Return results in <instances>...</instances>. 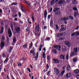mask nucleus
Wrapping results in <instances>:
<instances>
[{
	"mask_svg": "<svg viewBox=\"0 0 79 79\" xmlns=\"http://www.w3.org/2000/svg\"><path fill=\"white\" fill-rule=\"evenodd\" d=\"M40 31V25L39 24L36 25L35 26V32H34L35 35L37 37H39L40 36V34H41V30H40V33H39ZM38 32V33H36Z\"/></svg>",
	"mask_w": 79,
	"mask_h": 79,
	"instance_id": "nucleus-1",
	"label": "nucleus"
},
{
	"mask_svg": "<svg viewBox=\"0 0 79 79\" xmlns=\"http://www.w3.org/2000/svg\"><path fill=\"white\" fill-rule=\"evenodd\" d=\"M79 35V31H77L73 33L71 35V37L73 36H78Z\"/></svg>",
	"mask_w": 79,
	"mask_h": 79,
	"instance_id": "nucleus-2",
	"label": "nucleus"
},
{
	"mask_svg": "<svg viewBox=\"0 0 79 79\" xmlns=\"http://www.w3.org/2000/svg\"><path fill=\"white\" fill-rule=\"evenodd\" d=\"M15 31L17 33H20L21 32V28L19 27H17L15 29Z\"/></svg>",
	"mask_w": 79,
	"mask_h": 79,
	"instance_id": "nucleus-3",
	"label": "nucleus"
},
{
	"mask_svg": "<svg viewBox=\"0 0 79 79\" xmlns=\"http://www.w3.org/2000/svg\"><path fill=\"white\" fill-rule=\"evenodd\" d=\"M54 47L58 50L59 51H60V49H61V46L60 45H55Z\"/></svg>",
	"mask_w": 79,
	"mask_h": 79,
	"instance_id": "nucleus-4",
	"label": "nucleus"
},
{
	"mask_svg": "<svg viewBox=\"0 0 79 79\" xmlns=\"http://www.w3.org/2000/svg\"><path fill=\"white\" fill-rule=\"evenodd\" d=\"M44 18L45 21L46 20V18H47V10H45L44 12Z\"/></svg>",
	"mask_w": 79,
	"mask_h": 79,
	"instance_id": "nucleus-5",
	"label": "nucleus"
},
{
	"mask_svg": "<svg viewBox=\"0 0 79 79\" xmlns=\"http://www.w3.org/2000/svg\"><path fill=\"white\" fill-rule=\"evenodd\" d=\"M8 33L9 34V38L11 37V36L12 35V32L10 29H9L8 31Z\"/></svg>",
	"mask_w": 79,
	"mask_h": 79,
	"instance_id": "nucleus-6",
	"label": "nucleus"
},
{
	"mask_svg": "<svg viewBox=\"0 0 79 79\" xmlns=\"http://www.w3.org/2000/svg\"><path fill=\"white\" fill-rule=\"evenodd\" d=\"M74 18H76L77 16H78L79 15V12H75L73 14Z\"/></svg>",
	"mask_w": 79,
	"mask_h": 79,
	"instance_id": "nucleus-7",
	"label": "nucleus"
},
{
	"mask_svg": "<svg viewBox=\"0 0 79 79\" xmlns=\"http://www.w3.org/2000/svg\"><path fill=\"white\" fill-rule=\"evenodd\" d=\"M64 33V32L60 33H58L57 35V37H61L63 35V34Z\"/></svg>",
	"mask_w": 79,
	"mask_h": 79,
	"instance_id": "nucleus-8",
	"label": "nucleus"
},
{
	"mask_svg": "<svg viewBox=\"0 0 79 79\" xmlns=\"http://www.w3.org/2000/svg\"><path fill=\"white\" fill-rule=\"evenodd\" d=\"M66 45L68 47H71V43H69V41H65V42Z\"/></svg>",
	"mask_w": 79,
	"mask_h": 79,
	"instance_id": "nucleus-9",
	"label": "nucleus"
},
{
	"mask_svg": "<svg viewBox=\"0 0 79 79\" xmlns=\"http://www.w3.org/2000/svg\"><path fill=\"white\" fill-rule=\"evenodd\" d=\"M5 46V42L2 41L1 42V49L3 48V47Z\"/></svg>",
	"mask_w": 79,
	"mask_h": 79,
	"instance_id": "nucleus-10",
	"label": "nucleus"
},
{
	"mask_svg": "<svg viewBox=\"0 0 79 79\" xmlns=\"http://www.w3.org/2000/svg\"><path fill=\"white\" fill-rule=\"evenodd\" d=\"M54 72L55 73H56L57 75H58L59 74H60V70L59 69H58L54 71Z\"/></svg>",
	"mask_w": 79,
	"mask_h": 79,
	"instance_id": "nucleus-11",
	"label": "nucleus"
},
{
	"mask_svg": "<svg viewBox=\"0 0 79 79\" xmlns=\"http://www.w3.org/2000/svg\"><path fill=\"white\" fill-rule=\"evenodd\" d=\"M62 51L64 52H65L66 50V47H65L64 46H63L62 47Z\"/></svg>",
	"mask_w": 79,
	"mask_h": 79,
	"instance_id": "nucleus-12",
	"label": "nucleus"
},
{
	"mask_svg": "<svg viewBox=\"0 0 79 79\" xmlns=\"http://www.w3.org/2000/svg\"><path fill=\"white\" fill-rule=\"evenodd\" d=\"M71 75V74L70 73H67L65 75V77L66 78H68L69 77H70Z\"/></svg>",
	"mask_w": 79,
	"mask_h": 79,
	"instance_id": "nucleus-13",
	"label": "nucleus"
},
{
	"mask_svg": "<svg viewBox=\"0 0 79 79\" xmlns=\"http://www.w3.org/2000/svg\"><path fill=\"white\" fill-rule=\"evenodd\" d=\"M27 42L26 44H25L23 46V47L24 48H27Z\"/></svg>",
	"mask_w": 79,
	"mask_h": 79,
	"instance_id": "nucleus-14",
	"label": "nucleus"
},
{
	"mask_svg": "<svg viewBox=\"0 0 79 79\" xmlns=\"http://www.w3.org/2000/svg\"><path fill=\"white\" fill-rule=\"evenodd\" d=\"M4 31V27H3V26H2L1 27V31L0 32V34H3Z\"/></svg>",
	"mask_w": 79,
	"mask_h": 79,
	"instance_id": "nucleus-15",
	"label": "nucleus"
},
{
	"mask_svg": "<svg viewBox=\"0 0 79 79\" xmlns=\"http://www.w3.org/2000/svg\"><path fill=\"white\" fill-rule=\"evenodd\" d=\"M53 61L55 63H59V60L57 59H54L53 60Z\"/></svg>",
	"mask_w": 79,
	"mask_h": 79,
	"instance_id": "nucleus-16",
	"label": "nucleus"
},
{
	"mask_svg": "<svg viewBox=\"0 0 79 79\" xmlns=\"http://www.w3.org/2000/svg\"><path fill=\"white\" fill-rule=\"evenodd\" d=\"M70 69H71V66H69V65H68L67 67V71H70Z\"/></svg>",
	"mask_w": 79,
	"mask_h": 79,
	"instance_id": "nucleus-17",
	"label": "nucleus"
},
{
	"mask_svg": "<svg viewBox=\"0 0 79 79\" xmlns=\"http://www.w3.org/2000/svg\"><path fill=\"white\" fill-rule=\"evenodd\" d=\"M9 60V59H8V57L7 58L5 59V61H4V64H6V63L8 62V61Z\"/></svg>",
	"mask_w": 79,
	"mask_h": 79,
	"instance_id": "nucleus-18",
	"label": "nucleus"
},
{
	"mask_svg": "<svg viewBox=\"0 0 79 79\" xmlns=\"http://www.w3.org/2000/svg\"><path fill=\"white\" fill-rule=\"evenodd\" d=\"M31 19L32 21V22L33 23L35 22V20L34 19V15H32L31 17Z\"/></svg>",
	"mask_w": 79,
	"mask_h": 79,
	"instance_id": "nucleus-19",
	"label": "nucleus"
},
{
	"mask_svg": "<svg viewBox=\"0 0 79 79\" xmlns=\"http://www.w3.org/2000/svg\"><path fill=\"white\" fill-rule=\"evenodd\" d=\"M75 74H78L79 72V70L78 69H76L74 71Z\"/></svg>",
	"mask_w": 79,
	"mask_h": 79,
	"instance_id": "nucleus-20",
	"label": "nucleus"
},
{
	"mask_svg": "<svg viewBox=\"0 0 79 79\" xmlns=\"http://www.w3.org/2000/svg\"><path fill=\"white\" fill-rule=\"evenodd\" d=\"M5 40V36L4 35H2V36L1 41H4Z\"/></svg>",
	"mask_w": 79,
	"mask_h": 79,
	"instance_id": "nucleus-21",
	"label": "nucleus"
},
{
	"mask_svg": "<svg viewBox=\"0 0 79 79\" xmlns=\"http://www.w3.org/2000/svg\"><path fill=\"white\" fill-rule=\"evenodd\" d=\"M13 47L12 46H11L10 47V48L9 50V53H10L11 52V51L12 50Z\"/></svg>",
	"mask_w": 79,
	"mask_h": 79,
	"instance_id": "nucleus-22",
	"label": "nucleus"
},
{
	"mask_svg": "<svg viewBox=\"0 0 79 79\" xmlns=\"http://www.w3.org/2000/svg\"><path fill=\"white\" fill-rule=\"evenodd\" d=\"M60 57L61 59H62L63 60H64V59H65V56L63 55H60Z\"/></svg>",
	"mask_w": 79,
	"mask_h": 79,
	"instance_id": "nucleus-23",
	"label": "nucleus"
},
{
	"mask_svg": "<svg viewBox=\"0 0 79 79\" xmlns=\"http://www.w3.org/2000/svg\"><path fill=\"white\" fill-rule=\"evenodd\" d=\"M58 5H61V4H63V1L62 0H60L58 2Z\"/></svg>",
	"mask_w": 79,
	"mask_h": 79,
	"instance_id": "nucleus-24",
	"label": "nucleus"
},
{
	"mask_svg": "<svg viewBox=\"0 0 79 79\" xmlns=\"http://www.w3.org/2000/svg\"><path fill=\"white\" fill-rule=\"evenodd\" d=\"M24 2L25 3H26L28 5H29V6H30L31 5V4H30V3L27 2L26 0H24Z\"/></svg>",
	"mask_w": 79,
	"mask_h": 79,
	"instance_id": "nucleus-25",
	"label": "nucleus"
},
{
	"mask_svg": "<svg viewBox=\"0 0 79 79\" xmlns=\"http://www.w3.org/2000/svg\"><path fill=\"white\" fill-rule=\"evenodd\" d=\"M36 56L35 57V59L36 60H37V58H38V57H39V52H37L36 53Z\"/></svg>",
	"mask_w": 79,
	"mask_h": 79,
	"instance_id": "nucleus-26",
	"label": "nucleus"
},
{
	"mask_svg": "<svg viewBox=\"0 0 79 79\" xmlns=\"http://www.w3.org/2000/svg\"><path fill=\"white\" fill-rule=\"evenodd\" d=\"M67 18H68V19H71L72 20H74V18L73 16H69Z\"/></svg>",
	"mask_w": 79,
	"mask_h": 79,
	"instance_id": "nucleus-27",
	"label": "nucleus"
},
{
	"mask_svg": "<svg viewBox=\"0 0 79 79\" xmlns=\"http://www.w3.org/2000/svg\"><path fill=\"white\" fill-rule=\"evenodd\" d=\"M16 37L14 36L13 39V42L14 43H16Z\"/></svg>",
	"mask_w": 79,
	"mask_h": 79,
	"instance_id": "nucleus-28",
	"label": "nucleus"
},
{
	"mask_svg": "<svg viewBox=\"0 0 79 79\" xmlns=\"http://www.w3.org/2000/svg\"><path fill=\"white\" fill-rule=\"evenodd\" d=\"M67 20H68V18L66 19L64 17L61 19V21H66Z\"/></svg>",
	"mask_w": 79,
	"mask_h": 79,
	"instance_id": "nucleus-29",
	"label": "nucleus"
},
{
	"mask_svg": "<svg viewBox=\"0 0 79 79\" xmlns=\"http://www.w3.org/2000/svg\"><path fill=\"white\" fill-rule=\"evenodd\" d=\"M53 20H52L50 22V26L52 27L53 26Z\"/></svg>",
	"mask_w": 79,
	"mask_h": 79,
	"instance_id": "nucleus-30",
	"label": "nucleus"
},
{
	"mask_svg": "<svg viewBox=\"0 0 79 79\" xmlns=\"http://www.w3.org/2000/svg\"><path fill=\"white\" fill-rule=\"evenodd\" d=\"M73 62H76L77 60V57H75L73 59Z\"/></svg>",
	"mask_w": 79,
	"mask_h": 79,
	"instance_id": "nucleus-31",
	"label": "nucleus"
},
{
	"mask_svg": "<svg viewBox=\"0 0 79 79\" xmlns=\"http://www.w3.org/2000/svg\"><path fill=\"white\" fill-rule=\"evenodd\" d=\"M30 46L29 47V48L31 49V48H32V45H33V44L32 43V42H31L30 44Z\"/></svg>",
	"mask_w": 79,
	"mask_h": 79,
	"instance_id": "nucleus-32",
	"label": "nucleus"
},
{
	"mask_svg": "<svg viewBox=\"0 0 79 79\" xmlns=\"http://www.w3.org/2000/svg\"><path fill=\"white\" fill-rule=\"evenodd\" d=\"M6 40L7 43H8L10 40V38L8 37V36L6 37Z\"/></svg>",
	"mask_w": 79,
	"mask_h": 79,
	"instance_id": "nucleus-33",
	"label": "nucleus"
},
{
	"mask_svg": "<svg viewBox=\"0 0 79 79\" xmlns=\"http://www.w3.org/2000/svg\"><path fill=\"white\" fill-rule=\"evenodd\" d=\"M55 0H52L50 2V4L51 5H53V4H54V3H55Z\"/></svg>",
	"mask_w": 79,
	"mask_h": 79,
	"instance_id": "nucleus-34",
	"label": "nucleus"
},
{
	"mask_svg": "<svg viewBox=\"0 0 79 79\" xmlns=\"http://www.w3.org/2000/svg\"><path fill=\"white\" fill-rule=\"evenodd\" d=\"M10 26L12 31H13V23H12L10 24Z\"/></svg>",
	"mask_w": 79,
	"mask_h": 79,
	"instance_id": "nucleus-35",
	"label": "nucleus"
},
{
	"mask_svg": "<svg viewBox=\"0 0 79 79\" xmlns=\"http://www.w3.org/2000/svg\"><path fill=\"white\" fill-rule=\"evenodd\" d=\"M56 15H60V11H58L55 13Z\"/></svg>",
	"mask_w": 79,
	"mask_h": 79,
	"instance_id": "nucleus-36",
	"label": "nucleus"
},
{
	"mask_svg": "<svg viewBox=\"0 0 79 79\" xmlns=\"http://www.w3.org/2000/svg\"><path fill=\"white\" fill-rule=\"evenodd\" d=\"M21 10L23 13H25L26 11V9H25V8H23V9H21Z\"/></svg>",
	"mask_w": 79,
	"mask_h": 79,
	"instance_id": "nucleus-37",
	"label": "nucleus"
},
{
	"mask_svg": "<svg viewBox=\"0 0 79 79\" xmlns=\"http://www.w3.org/2000/svg\"><path fill=\"white\" fill-rule=\"evenodd\" d=\"M73 51L74 52L77 53V48H74L73 49Z\"/></svg>",
	"mask_w": 79,
	"mask_h": 79,
	"instance_id": "nucleus-38",
	"label": "nucleus"
},
{
	"mask_svg": "<svg viewBox=\"0 0 79 79\" xmlns=\"http://www.w3.org/2000/svg\"><path fill=\"white\" fill-rule=\"evenodd\" d=\"M52 52L53 53H54V54H56L57 53V51H56V50L55 49H53Z\"/></svg>",
	"mask_w": 79,
	"mask_h": 79,
	"instance_id": "nucleus-39",
	"label": "nucleus"
},
{
	"mask_svg": "<svg viewBox=\"0 0 79 79\" xmlns=\"http://www.w3.org/2000/svg\"><path fill=\"white\" fill-rule=\"evenodd\" d=\"M51 59V57L49 56H47V59L48 61H50V59Z\"/></svg>",
	"mask_w": 79,
	"mask_h": 79,
	"instance_id": "nucleus-40",
	"label": "nucleus"
},
{
	"mask_svg": "<svg viewBox=\"0 0 79 79\" xmlns=\"http://www.w3.org/2000/svg\"><path fill=\"white\" fill-rule=\"evenodd\" d=\"M11 5H17L18 3L16 2H14L12 3Z\"/></svg>",
	"mask_w": 79,
	"mask_h": 79,
	"instance_id": "nucleus-41",
	"label": "nucleus"
},
{
	"mask_svg": "<svg viewBox=\"0 0 79 79\" xmlns=\"http://www.w3.org/2000/svg\"><path fill=\"white\" fill-rule=\"evenodd\" d=\"M49 65H48V64H47L46 65V71H48V69L49 68Z\"/></svg>",
	"mask_w": 79,
	"mask_h": 79,
	"instance_id": "nucleus-42",
	"label": "nucleus"
},
{
	"mask_svg": "<svg viewBox=\"0 0 79 79\" xmlns=\"http://www.w3.org/2000/svg\"><path fill=\"white\" fill-rule=\"evenodd\" d=\"M65 72V70H63L61 73L60 74L61 76H63V74H64V73Z\"/></svg>",
	"mask_w": 79,
	"mask_h": 79,
	"instance_id": "nucleus-43",
	"label": "nucleus"
},
{
	"mask_svg": "<svg viewBox=\"0 0 79 79\" xmlns=\"http://www.w3.org/2000/svg\"><path fill=\"white\" fill-rule=\"evenodd\" d=\"M73 10H74L75 11H77V9L76 7H73Z\"/></svg>",
	"mask_w": 79,
	"mask_h": 79,
	"instance_id": "nucleus-44",
	"label": "nucleus"
},
{
	"mask_svg": "<svg viewBox=\"0 0 79 79\" xmlns=\"http://www.w3.org/2000/svg\"><path fill=\"white\" fill-rule=\"evenodd\" d=\"M43 58H46V56H45V54L44 53L43 54Z\"/></svg>",
	"mask_w": 79,
	"mask_h": 79,
	"instance_id": "nucleus-45",
	"label": "nucleus"
},
{
	"mask_svg": "<svg viewBox=\"0 0 79 79\" xmlns=\"http://www.w3.org/2000/svg\"><path fill=\"white\" fill-rule=\"evenodd\" d=\"M63 29V28H61L59 30V31L60 32H62L63 31H64V30Z\"/></svg>",
	"mask_w": 79,
	"mask_h": 79,
	"instance_id": "nucleus-46",
	"label": "nucleus"
},
{
	"mask_svg": "<svg viewBox=\"0 0 79 79\" xmlns=\"http://www.w3.org/2000/svg\"><path fill=\"white\" fill-rule=\"evenodd\" d=\"M73 4H76V3H77V1H76V0L73 1Z\"/></svg>",
	"mask_w": 79,
	"mask_h": 79,
	"instance_id": "nucleus-47",
	"label": "nucleus"
},
{
	"mask_svg": "<svg viewBox=\"0 0 79 79\" xmlns=\"http://www.w3.org/2000/svg\"><path fill=\"white\" fill-rule=\"evenodd\" d=\"M18 66H21L22 64H21V63L19 62L17 64Z\"/></svg>",
	"mask_w": 79,
	"mask_h": 79,
	"instance_id": "nucleus-48",
	"label": "nucleus"
},
{
	"mask_svg": "<svg viewBox=\"0 0 79 79\" xmlns=\"http://www.w3.org/2000/svg\"><path fill=\"white\" fill-rule=\"evenodd\" d=\"M27 71H29V73H31V69H30L29 68H27Z\"/></svg>",
	"mask_w": 79,
	"mask_h": 79,
	"instance_id": "nucleus-49",
	"label": "nucleus"
},
{
	"mask_svg": "<svg viewBox=\"0 0 79 79\" xmlns=\"http://www.w3.org/2000/svg\"><path fill=\"white\" fill-rule=\"evenodd\" d=\"M38 43H39V42H38V41H37L36 43H35V46L36 48L37 47V44H38Z\"/></svg>",
	"mask_w": 79,
	"mask_h": 79,
	"instance_id": "nucleus-50",
	"label": "nucleus"
},
{
	"mask_svg": "<svg viewBox=\"0 0 79 79\" xmlns=\"http://www.w3.org/2000/svg\"><path fill=\"white\" fill-rule=\"evenodd\" d=\"M10 77L12 79H15L14 77H13V74H11L10 75Z\"/></svg>",
	"mask_w": 79,
	"mask_h": 79,
	"instance_id": "nucleus-51",
	"label": "nucleus"
},
{
	"mask_svg": "<svg viewBox=\"0 0 79 79\" xmlns=\"http://www.w3.org/2000/svg\"><path fill=\"white\" fill-rule=\"evenodd\" d=\"M19 16L20 18L21 16V12H19L18 13Z\"/></svg>",
	"mask_w": 79,
	"mask_h": 79,
	"instance_id": "nucleus-52",
	"label": "nucleus"
},
{
	"mask_svg": "<svg viewBox=\"0 0 79 79\" xmlns=\"http://www.w3.org/2000/svg\"><path fill=\"white\" fill-rule=\"evenodd\" d=\"M50 71H49L47 73V76H49V74H50Z\"/></svg>",
	"mask_w": 79,
	"mask_h": 79,
	"instance_id": "nucleus-53",
	"label": "nucleus"
},
{
	"mask_svg": "<svg viewBox=\"0 0 79 79\" xmlns=\"http://www.w3.org/2000/svg\"><path fill=\"white\" fill-rule=\"evenodd\" d=\"M27 21L28 23H29V24H32V23H31V22H29V18H28Z\"/></svg>",
	"mask_w": 79,
	"mask_h": 79,
	"instance_id": "nucleus-54",
	"label": "nucleus"
},
{
	"mask_svg": "<svg viewBox=\"0 0 79 79\" xmlns=\"http://www.w3.org/2000/svg\"><path fill=\"white\" fill-rule=\"evenodd\" d=\"M74 55V52H72L70 54V56H73Z\"/></svg>",
	"mask_w": 79,
	"mask_h": 79,
	"instance_id": "nucleus-55",
	"label": "nucleus"
},
{
	"mask_svg": "<svg viewBox=\"0 0 79 79\" xmlns=\"http://www.w3.org/2000/svg\"><path fill=\"white\" fill-rule=\"evenodd\" d=\"M51 16H52V15H50L48 16V19H50V17H51Z\"/></svg>",
	"mask_w": 79,
	"mask_h": 79,
	"instance_id": "nucleus-56",
	"label": "nucleus"
},
{
	"mask_svg": "<svg viewBox=\"0 0 79 79\" xmlns=\"http://www.w3.org/2000/svg\"><path fill=\"white\" fill-rule=\"evenodd\" d=\"M55 9L56 10V11H58V10H59V8L58 7H56V8H55Z\"/></svg>",
	"mask_w": 79,
	"mask_h": 79,
	"instance_id": "nucleus-57",
	"label": "nucleus"
},
{
	"mask_svg": "<svg viewBox=\"0 0 79 79\" xmlns=\"http://www.w3.org/2000/svg\"><path fill=\"white\" fill-rule=\"evenodd\" d=\"M56 29H58V25H56Z\"/></svg>",
	"mask_w": 79,
	"mask_h": 79,
	"instance_id": "nucleus-58",
	"label": "nucleus"
},
{
	"mask_svg": "<svg viewBox=\"0 0 79 79\" xmlns=\"http://www.w3.org/2000/svg\"><path fill=\"white\" fill-rule=\"evenodd\" d=\"M34 51H32V50H31L30 51V53H34Z\"/></svg>",
	"mask_w": 79,
	"mask_h": 79,
	"instance_id": "nucleus-59",
	"label": "nucleus"
},
{
	"mask_svg": "<svg viewBox=\"0 0 79 79\" xmlns=\"http://www.w3.org/2000/svg\"><path fill=\"white\" fill-rule=\"evenodd\" d=\"M69 58V55H68L66 56V60H68Z\"/></svg>",
	"mask_w": 79,
	"mask_h": 79,
	"instance_id": "nucleus-60",
	"label": "nucleus"
},
{
	"mask_svg": "<svg viewBox=\"0 0 79 79\" xmlns=\"http://www.w3.org/2000/svg\"><path fill=\"white\" fill-rule=\"evenodd\" d=\"M20 6L22 8L21 9H23V8H24V7L22 5V4H20Z\"/></svg>",
	"mask_w": 79,
	"mask_h": 79,
	"instance_id": "nucleus-61",
	"label": "nucleus"
},
{
	"mask_svg": "<svg viewBox=\"0 0 79 79\" xmlns=\"http://www.w3.org/2000/svg\"><path fill=\"white\" fill-rule=\"evenodd\" d=\"M3 2H5V0H0V3H3Z\"/></svg>",
	"mask_w": 79,
	"mask_h": 79,
	"instance_id": "nucleus-62",
	"label": "nucleus"
},
{
	"mask_svg": "<svg viewBox=\"0 0 79 79\" xmlns=\"http://www.w3.org/2000/svg\"><path fill=\"white\" fill-rule=\"evenodd\" d=\"M66 66H63V69H65L66 68Z\"/></svg>",
	"mask_w": 79,
	"mask_h": 79,
	"instance_id": "nucleus-63",
	"label": "nucleus"
},
{
	"mask_svg": "<svg viewBox=\"0 0 79 79\" xmlns=\"http://www.w3.org/2000/svg\"><path fill=\"white\" fill-rule=\"evenodd\" d=\"M79 26H78L77 27L75 28L76 30H78V29H79Z\"/></svg>",
	"mask_w": 79,
	"mask_h": 79,
	"instance_id": "nucleus-64",
	"label": "nucleus"
}]
</instances>
